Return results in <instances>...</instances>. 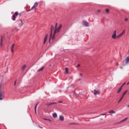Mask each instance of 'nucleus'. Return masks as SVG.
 <instances>
[{
    "label": "nucleus",
    "instance_id": "nucleus-1",
    "mask_svg": "<svg viewBox=\"0 0 129 129\" xmlns=\"http://www.w3.org/2000/svg\"><path fill=\"white\" fill-rule=\"evenodd\" d=\"M53 31H54V26L51 25L50 26V37L49 39V41H51V39H52L53 37Z\"/></svg>",
    "mask_w": 129,
    "mask_h": 129
},
{
    "label": "nucleus",
    "instance_id": "nucleus-2",
    "mask_svg": "<svg viewBox=\"0 0 129 129\" xmlns=\"http://www.w3.org/2000/svg\"><path fill=\"white\" fill-rule=\"evenodd\" d=\"M17 23L18 25L19 28H21V27H23V25H24V23H23V20H19L18 21H17Z\"/></svg>",
    "mask_w": 129,
    "mask_h": 129
},
{
    "label": "nucleus",
    "instance_id": "nucleus-3",
    "mask_svg": "<svg viewBox=\"0 0 129 129\" xmlns=\"http://www.w3.org/2000/svg\"><path fill=\"white\" fill-rule=\"evenodd\" d=\"M111 38H112V39H113L114 40H115V39H117V36H116V30H115L113 32V33L111 36Z\"/></svg>",
    "mask_w": 129,
    "mask_h": 129
},
{
    "label": "nucleus",
    "instance_id": "nucleus-4",
    "mask_svg": "<svg viewBox=\"0 0 129 129\" xmlns=\"http://www.w3.org/2000/svg\"><path fill=\"white\" fill-rule=\"evenodd\" d=\"M128 62H129V56H127L126 57L125 61H123V65L124 66V65L127 64Z\"/></svg>",
    "mask_w": 129,
    "mask_h": 129
},
{
    "label": "nucleus",
    "instance_id": "nucleus-5",
    "mask_svg": "<svg viewBox=\"0 0 129 129\" xmlns=\"http://www.w3.org/2000/svg\"><path fill=\"white\" fill-rule=\"evenodd\" d=\"M126 92H127V90H126L125 92H123L122 97L118 100V103H119V102H120V101H121V100H122V98H123V97L125 95V94H126Z\"/></svg>",
    "mask_w": 129,
    "mask_h": 129
},
{
    "label": "nucleus",
    "instance_id": "nucleus-6",
    "mask_svg": "<svg viewBox=\"0 0 129 129\" xmlns=\"http://www.w3.org/2000/svg\"><path fill=\"white\" fill-rule=\"evenodd\" d=\"M19 15L18 12H15L14 14L12 16V20L13 21H16V18H17V16Z\"/></svg>",
    "mask_w": 129,
    "mask_h": 129
},
{
    "label": "nucleus",
    "instance_id": "nucleus-7",
    "mask_svg": "<svg viewBox=\"0 0 129 129\" xmlns=\"http://www.w3.org/2000/svg\"><path fill=\"white\" fill-rule=\"evenodd\" d=\"M100 93V90H94V95L95 96H96L97 94H99Z\"/></svg>",
    "mask_w": 129,
    "mask_h": 129
},
{
    "label": "nucleus",
    "instance_id": "nucleus-8",
    "mask_svg": "<svg viewBox=\"0 0 129 129\" xmlns=\"http://www.w3.org/2000/svg\"><path fill=\"white\" fill-rule=\"evenodd\" d=\"M38 7V3H35L34 6L31 8V9L29 10H28L27 12H30V11H32L33 9H36Z\"/></svg>",
    "mask_w": 129,
    "mask_h": 129
},
{
    "label": "nucleus",
    "instance_id": "nucleus-9",
    "mask_svg": "<svg viewBox=\"0 0 129 129\" xmlns=\"http://www.w3.org/2000/svg\"><path fill=\"white\" fill-rule=\"evenodd\" d=\"M125 33V30H123L122 32L119 34L117 36V39H118V38H120L121 36H123V35Z\"/></svg>",
    "mask_w": 129,
    "mask_h": 129
},
{
    "label": "nucleus",
    "instance_id": "nucleus-10",
    "mask_svg": "<svg viewBox=\"0 0 129 129\" xmlns=\"http://www.w3.org/2000/svg\"><path fill=\"white\" fill-rule=\"evenodd\" d=\"M59 32H60V30L58 28H55V29L54 30L53 35L52 36V39H54V37H55V34H56V33H59Z\"/></svg>",
    "mask_w": 129,
    "mask_h": 129
},
{
    "label": "nucleus",
    "instance_id": "nucleus-11",
    "mask_svg": "<svg viewBox=\"0 0 129 129\" xmlns=\"http://www.w3.org/2000/svg\"><path fill=\"white\" fill-rule=\"evenodd\" d=\"M82 23L85 27H89V23L87 21H83Z\"/></svg>",
    "mask_w": 129,
    "mask_h": 129
},
{
    "label": "nucleus",
    "instance_id": "nucleus-12",
    "mask_svg": "<svg viewBox=\"0 0 129 129\" xmlns=\"http://www.w3.org/2000/svg\"><path fill=\"white\" fill-rule=\"evenodd\" d=\"M15 46H16V44L15 43H13L11 47V51L12 53H14V49H15Z\"/></svg>",
    "mask_w": 129,
    "mask_h": 129
},
{
    "label": "nucleus",
    "instance_id": "nucleus-13",
    "mask_svg": "<svg viewBox=\"0 0 129 129\" xmlns=\"http://www.w3.org/2000/svg\"><path fill=\"white\" fill-rule=\"evenodd\" d=\"M47 38H48V34H46L44 37V41H43L44 44H46V42H47Z\"/></svg>",
    "mask_w": 129,
    "mask_h": 129
},
{
    "label": "nucleus",
    "instance_id": "nucleus-14",
    "mask_svg": "<svg viewBox=\"0 0 129 129\" xmlns=\"http://www.w3.org/2000/svg\"><path fill=\"white\" fill-rule=\"evenodd\" d=\"M53 104H56V102H52V103H47V104H46V105L47 106H50V105H52Z\"/></svg>",
    "mask_w": 129,
    "mask_h": 129
},
{
    "label": "nucleus",
    "instance_id": "nucleus-15",
    "mask_svg": "<svg viewBox=\"0 0 129 129\" xmlns=\"http://www.w3.org/2000/svg\"><path fill=\"white\" fill-rule=\"evenodd\" d=\"M59 120L63 121L64 120V116L63 115L59 116Z\"/></svg>",
    "mask_w": 129,
    "mask_h": 129
},
{
    "label": "nucleus",
    "instance_id": "nucleus-16",
    "mask_svg": "<svg viewBox=\"0 0 129 129\" xmlns=\"http://www.w3.org/2000/svg\"><path fill=\"white\" fill-rule=\"evenodd\" d=\"M45 69V67H42L41 68H40V69H39L37 72H41V71H43V70H44V69Z\"/></svg>",
    "mask_w": 129,
    "mask_h": 129
},
{
    "label": "nucleus",
    "instance_id": "nucleus-17",
    "mask_svg": "<svg viewBox=\"0 0 129 129\" xmlns=\"http://www.w3.org/2000/svg\"><path fill=\"white\" fill-rule=\"evenodd\" d=\"M37 106H38V103H36V104L35 105V112L36 114H37Z\"/></svg>",
    "mask_w": 129,
    "mask_h": 129
},
{
    "label": "nucleus",
    "instance_id": "nucleus-18",
    "mask_svg": "<svg viewBox=\"0 0 129 129\" xmlns=\"http://www.w3.org/2000/svg\"><path fill=\"white\" fill-rule=\"evenodd\" d=\"M122 89V86H121L120 88L118 90L117 93H119L120 91H121Z\"/></svg>",
    "mask_w": 129,
    "mask_h": 129
},
{
    "label": "nucleus",
    "instance_id": "nucleus-19",
    "mask_svg": "<svg viewBox=\"0 0 129 129\" xmlns=\"http://www.w3.org/2000/svg\"><path fill=\"white\" fill-rule=\"evenodd\" d=\"M109 113H111V114H113L114 113H115V111H114V110H110V111H109Z\"/></svg>",
    "mask_w": 129,
    "mask_h": 129
},
{
    "label": "nucleus",
    "instance_id": "nucleus-20",
    "mask_svg": "<svg viewBox=\"0 0 129 129\" xmlns=\"http://www.w3.org/2000/svg\"><path fill=\"white\" fill-rule=\"evenodd\" d=\"M126 119H127V117H126V118L121 120L119 123H121V122H124V121H125V120H126Z\"/></svg>",
    "mask_w": 129,
    "mask_h": 129
},
{
    "label": "nucleus",
    "instance_id": "nucleus-21",
    "mask_svg": "<svg viewBox=\"0 0 129 129\" xmlns=\"http://www.w3.org/2000/svg\"><path fill=\"white\" fill-rule=\"evenodd\" d=\"M52 116L53 117H54L55 118H57V113H54L53 114H52Z\"/></svg>",
    "mask_w": 129,
    "mask_h": 129
},
{
    "label": "nucleus",
    "instance_id": "nucleus-22",
    "mask_svg": "<svg viewBox=\"0 0 129 129\" xmlns=\"http://www.w3.org/2000/svg\"><path fill=\"white\" fill-rule=\"evenodd\" d=\"M26 66H27L26 64L23 66V67H22V71L25 70V68H26Z\"/></svg>",
    "mask_w": 129,
    "mask_h": 129
},
{
    "label": "nucleus",
    "instance_id": "nucleus-23",
    "mask_svg": "<svg viewBox=\"0 0 129 129\" xmlns=\"http://www.w3.org/2000/svg\"><path fill=\"white\" fill-rule=\"evenodd\" d=\"M1 47H3V37L1 38Z\"/></svg>",
    "mask_w": 129,
    "mask_h": 129
},
{
    "label": "nucleus",
    "instance_id": "nucleus-24",
    "mask_svg": "<svg viewBox=\"0 0 129 129\" xmlns=\"http://www.w3.org/2000/svg\"><path fill=\"white\" fill-rule=\"evenodd\" d=\"M105 12L106 14H108L109 13V9H106Z\"/></svg>",
    "mask_w": 129,
    "mask_h": 129
},
{
    "label": "nucleus",
    "instance_id": "nucleus-25",
    "mask_svg": "<svg viewBox=\"0 0 129 129\" xmlns=\"http://www.w3.org/2000/svg\"><path fill=\"white\" fill-rule=\"evenodd\" d=\"M61 28H62V25L60 24L57 29H58V30H61Z\"/></svg>",
    "mask_w": 129,
    "mask_h": 129
},
{
    "label": "nucleus",
    "instance_id": "nucleus-26",
    "mask_svg": "<svg viewBox=\"0 0 129 129\" xmlns=\"http://www.w3.org/2000/svg\"><path fill=\"white\" fill-rule=\"evenodd\" d=\"M65 70H66V72L67 73H68V68H65Z\"/></svg>",
    "mask_w": 129,
    "mask_h": 129
},
{
    "label": "nucleus",
    "instance_id": "nucleus-27",
    "mask_svg": "<svg viewBox=\"0 0 129 129\" xmlns=\"http://www.w3.org/2000/svg\"><path fill=\"white\" fill-rule=\"evenodd\" d=\"M124 21L125 22H127V21H128V19L126 18Z\"/></svg>",
    "mask_w": 129,
    "mask_h": 129
},
{
    "label": "nucleus",
    "instance_id": "nucleus-28",
    "mask_svg": "<svg viewBox=\"0 0 129 129\" xmlns=\"http://www.w3.org/2000/svg\"><path fill=\"white\" fill-rule=\"evenodd\" d=\"M57 26H58V24L56 23L55 26V28L57 29Z\"/></svg>",
    "mask_w": 129,
    "mask_h": 129
},
{
    "label": "nucleus",
    "instance_id": "nucleus-29",
    "mask_svg": "<svg viewBox=\"0 0 129 129\" xmlns=\"http://www.w3.org/2000/svg\"><path fill=\"white\" fill-rule=\"evenodd\" d=\"M17 84V80H16L14 82V86H15V85Z\"/></svg>",
    "mask_w": 129,
    "mask_h": 129
},
{
    "label": "nucleus",
    "instance_id": "nucleus-30",
    "mask_svg": "<svg viewBox=\"0 0 129 129\" xmlns=\"http://www.w3.org/2000/svg\"><path fill=\"white\" fill-rule=\"evenodd\" d=\"M70 124L74 125V124H76V123H70Z\"/></svg>",
    "mask_w": 129,
    "mask_h": 129
},
{
    "label": "nucleus",
    "instance_id": "nucleus-31",
    "mask_svg": "<svg viewBox=\"0 0 129 129\" xmlns=\"http://www.w3.org/2000/svg\"><path fill=\"white\" fill-rule=\"evenodd\" d=\"M125 85V83H124L121 86L122 87H123V86Z\"/></svg>",
    "mask_w": 129,
    "mask_h": 129
},
{
    "label": "nucleus",
    "instance_id": "nucleus-32",
    "mask_svg": "<svg viewBox=\"0 0 129 129\" xmlns=\"http://www.w3.org/2000/svg\"><path fill=\"white\" fill-rule=\"evenodd\" d=\"M101 115H106V113L102 114Z\"/></svg>",
    "mask_w": 129,
    "mask_h": 129
},
{
    "label": "nucleus",
    "instance_id": "nucleus-33",
    "mask_svg": "<svg viewBox=\"0 0 129 129\" xmlns=\"http://www.w3.org/2000/svg\"><path fill=\"white\" fill-rule=\"evenodd\" d=\"M80 76H81V77H82V74H80Z\"/></svg>",
    "mask_w": 129,
    "mask_h": 129
},
{
    "label": "nucleus",
    "instance_id": "nucleus-34",
    "mask_svg": "<svg viewBox=\"0 0 129 129\" xmlns=\"http://www.w3.org/2000/svg\"><path fill=\"white\" fill-rule=\"evenodd\" d=\"M98 13H100V10H98Z\"/></svg>",
    "mask_w": 129,
    "mask_h": 129
},
{
    "label": "nucleus",
    "instance_id": "nucleus-35",
    "mask_svg": "<svg viewBox=\"0 0 129 129\" xmlns=\"http://www.w3.org/2000/svg\"><path fill=\"white\" fill-rule=\"evenodd\" d=\"M79 67H80V64H78V66L77 67V68Z\"/></svg>",
    "mask_w": 129,
    "mask_h": 129
},
{
    "label": "nucleus",
    "instance_id": "nucleus-36",
    "mask_svg": "<svg viewBox=\"0 0 129 129\" xmlns=\"http://www.w3.org/2000/svg\"><path fill=\"white\" fill-rule=\"evenodd\" d=\"M59 103H62V101H59Z\"/></svg>",
    "mask_w": 129,
    "mask_h": 129
},
{
    "label": "nucleus",
    "instance_id": "nucleus-37",
    "mask_svg": "<svg viewBox=\"0 0 129 129\" xmlns=\"http://www.w3.org/2000/svg\"><path fill=\"white\" fill-rule=\"evenodd\" d=\"M47 120H48L49 121H51V119H48Z\"/></svg>",
    "mask_w": 129,
    "mask_h": 129
},
{
    "label": "nucleus",
    "instance_id": "nucleus-38",
    "mask_svg": "<svg viewBox=\"0 0 129 129\" xmlns=\"http://www.w3.org/2000/svg\"><path fill=\"white\" fill-rule=\"evenodd\" d=\"M45 120H48V119L44 118Z\"/></svg>",
    "mask_w": 129,
    "mask_h": 129
},
{
    "label": "nucleus",
    "instance_id": "nucleus-39",
    "mask_svg": "<svg viewBox=\"0 0 129 129\" xmlns=\"http://www.w3.org/2000/svg\"><path fill=\"white\" fill-rule=\"evenodd\" d=\"M128 84H129V82L126 84V85H128Z\"/></svg>",
    "mask_w": 129,
    "mask_h": 129
},
{
    "label": "nucleus",
    "instance_id": "nucleus-40",
    "mask_svg": "<svg viewBox=\"0 0 129 129\" xmlns=\"http://www.w3.org/2000/svg\"><path fill=\"white\" fill-rule=\"evenodd\" d=\"M39 127H40V128H43V127H41V126H39Z\"/></svg>",
    "mask_w": 129,
    "mask_h": 129
},
{
    "label": "nucleus",
    "instance_id": "nucleus-41",
    "mask_svg": "<svg viewBox=\"0 0 129 129\" xmlns=\"http://www.w3.org/2000/svg\"><path fill=\"white\" fill-rule=\"evenodd\" d=\"M116 66H118V63L116 64Z\"/></svg>",
    "mask_w": 129,
    "mask_h": 129
},
{
    "label": "nucleus",
    "instance_id": "nucleus-42",
    "mask_svg": "<svg viewBox=\"0 0 129 129\" xmlns=\"http://www.w3.org/2000/svg\"><path fill=\"white\" fill-rule=\"evenodd\" d=\"M127 107H129V105H127Z\"/></svg>",
    "mask_w": 129,
    "mask_h": 129
},
{
    "label": "nucleus",
    "instance_id": "nucleus-43",
    "mask_svg": "<svg viewBox=\"0 0 129 129\" xmlns=\"http://www.w3.org/2000/svg\"><path fill=\"white\" fill-rule=\"evenodd\" d=\"M19 16H21V14H19Z\"/></svg>",
    "mask_w": 129,
    "mask_h": 129
}]
</instances>
